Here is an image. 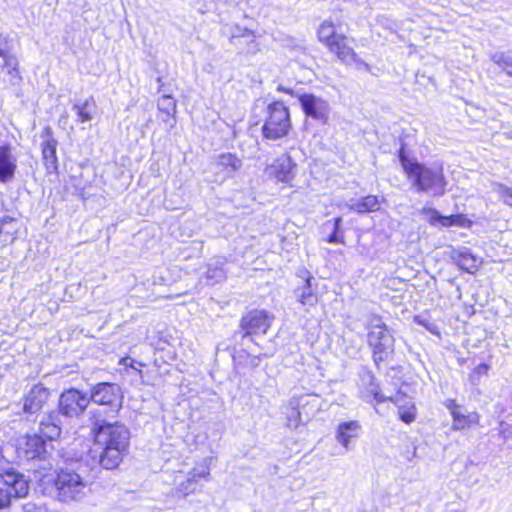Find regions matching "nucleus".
<instances>
[{"label": "nucleus", "instance_id": "obj_33", "mask_svg": "<svg viewBox=\"0 0 512 512\" xmlns=\"http://www.w3.org/2000/svg\"><path fill=\"white\" fill-rule=\"evenodd\" d=\"M342 218L335 217L333 219V231L325 239L326 242L331 244H345L344 231L341 229Z\"/></svg>", "mask_w": 512, "mask_h": 512}, {"label": "nucleus", "instance_id": "obj_22", "mask_svg": "<svg viewBox=\"0 0 512 512\" xmlns=\"http://www.w3.org/2000/svg\"><path fill=\"white\" fill-rule=\"evenodd\" d=\"M384 198H380L377 195L368 194L360 197L354 204L349 208L357 214H369L375 213L381 210Z\"/></svg>", "mask_w": 512, "mask_h": 512}, {"label": "nucleus", "instance_id": "obj_42", "mask_svg": "<svg viewBox=\"0 0 512 512\" xmlns=\"http://www.w3.org/2000/svg\"><path fill=\"white\" fill-rule=\"evenodd\" d=\"M247 34H249V35L254 37V33L252 31L247 32Z\"/></svg>", "mask_w": 512, "mask_h": 512}, {"label": "nucleus", "instance_id": "obj_19", "mask_svg": "<svg viewBox=\"0 0 512 512\" xmlns=\"http://www.w3.org/2000/svg\"><path fill=\"white\" fill-rule=\"evenodd\" d=\"M17 170V158L9 143L0 144V182L11 181Z\"/></svg>", "mask_w": 512, "mask_h": 512}, {"label": "nucleus", "instance_id": "obj_15", "mask_svg": "<svg viewBox=\"0 0 512 512\" xmlns=\"http://www.w3.org/2000/svg\"><path fill=\"white\" fill-rule=\"evenodd\" d=\"M91 398L96 404L109 406L115 414L121 408L122 395L114 383H98L91 391Z\"/></svg>", "mask_w": 512, "mask_h": 512}, {"label": "nucleus", "instance_id": "obj_9", "mask_svg": "<svg viewBox=\"0 0 512 512\" xmlns=\"http://www.w3.org/2000/svg\"><path fill=\"white\" fill-rule=\"evenodd\" d=\"M90 398L85 391L77 388L64 389L58 399L57 411L60 415L67 418H77L84 414Z\"/></svg>", "mask_w": 512, "mask_h": 512}, {"label": "nucleus", "instance_id": "obj_39", "mask_svg": "<svg viewBox=\"0 0 512 512\" xmlns=\"http://www.w3.org/2000/svg\"><path fill=\"white\" fill-rule=\"evenodd\" d=\"M501 196L506 205L512 207V188L503 187L501 189Z\"/></svg>", "mask_w": 512, "mask_h": 512}, {"label": "nucleus", "instance_id": "obj_10", "mask_svg": "<svg viewBox=\"0 0 512 512\" xmlns=\"http://www.w3.org/2000/svg\"><path fill=\"white\" fill-rule=\"evenodd\" d=\"M29 483L20 474L7 473L0 478V510L11 507L14 499H21L28 495Z\"/></svg>", "mask_w": 512, "mask_h": 512}, {"label": "nucleus", "instance_id": "obj_37", "mask_svg": "<svg viewBox=\"0 0 512 512\" xmlns=\"http://www.w3.org/2000/svg\"><path fill=\"white\" fill-rule=\"evenodd\" d=\"M498 433L503 439H507L512 436V426L504 421L499 423Z\"/></svg>", "mask_w": 512, "mask_h": 512}, {"label": "nucleus", "instance_id": "obj_13", "mask_svg": "<svg viewBox=\"0 0 512 512\" xmlns=\"http://www.w3.org/2000/svg\"><path fill=\"white\" fill-rule=\"evenodd\" d=\"M444 405L452 418V430L464 431L480 426L481 416L477 411L464 412L455 399H447Z\"/></svg>", "mask_w": 512, "mask_h": 512}, {"label": "nucleus", "instance_id": "obj_17", "mask_svg": "<svg viewBox=\"0 0 512 512\" xmlns=\"http://www.w3.org/2000/svg\"><path fill=\"white\" fill-rule=\"evenodd\" d=\"M303 113L312 119L326 122L328 119L329 105L326 100L307 93L298 97Z\"/></svg>", "mask_w": 512, "mask_h": 512}, {"label": "nucleus", "instance_id": "obj_8", "mask_svg": "<svg viewBox=\"0 0 512 512\" xmlns=\"http://www.w3.org/2000/svg\"><path fill=\"white\" fill-rule=\"evenodd\" d=\"M53 449L37 433H26L16 442V453L26 461H44Z\"/></svg>", "mask_w": 512, "mask_h": 512}, {"label": "nucleus", "instance_id": "obj_31", "mask_svg": "<svg viewBox=\"0 0 512 512\" xmlns=\"http://www.w3.org/2000/svg\"><path fill=\"white\" fill-rule=\"evenodd\" d=\"M210 459H204L197 463L188 473V476L193 478L199 485L201 480H209L210 478Z\"/></svg>", "mask_w": 512, "mask_h": 512}, {"label": "nucleus", "instance_id": "obj_25", "mask_svg": "<svg viewBox=\"0 0 512 512\" xmlns=\"http://www.w3.org/2000/svg\"><path fill=\"white\" fill-rule=\"evenodd\" d=\"M360 394L362 399L369 403L380 404L389 400V397L383 394L379 383L373 377H370L369 382L363 386Z\"/></svg>", "mask_w": 512, "mask_h": 512}, {"label": "nucleus", "instance_id": "obj_2", "mask_svg": "<svg viewBox=\"0 0 512 512\" xmlns=\"http://www.w3.org/2000/svg\"><path fill=\"white\" fill-rule=\"evenodd\" d=\"M43 494L55 498L61 503L82 500L88 491V481L80 469L71 463L58 468L49 467L37 478Z\"/></svg>", "mask_w": 512, "mask_h": 512}, {"label": "nucleus", "instance_id": "obj_26", "mask_svg": "<svg viewBox=\"0 0 512 512\" xmlns=\"http://www.w3.org/2000/svg\"><path fill=\"white\" fill-rule=\"evenodd\" d=\"M158 118L163 122L174 120L176 114V100L170 95H163L158 100Z\"/></svg>", "mask_w": 512, "mask_h": 512}, {"label": "nucleus", "instance_id": "obj_7", "mask_svg": "<svg viewBox=\"0 0 512 512\" xmlns=\"http://www.w3.org/2000/svg\"><path fill=\"white\" fill-rule=\"evenodd\" d=\"M53 392L52 389L38 382L33 384L30 389L22 396V412L26 416H38L51 405Z\"/></svg>", "mask_w": 512, "mask_h": 512}, {"label": "nucleus", "instance_id": "obj_3", "mask_svg": "<svg viewBox=\"0 0 512 512\" xmlns=\"http://www.w3.org/2000/svg\"><path fill=\"white\" fill-rule=\"evenodd\" d=\"M401 168L417 192H431L434 196H442L447 191L448 181L442 165L427 166L410 157L405 144L397 151Z\"/></svg>", "mask_w": 512, "mask_h": 512}, {"label": "nucleus", "instance_id": "obj_14", "mask_svg": "<svg viewBox=\"0 0 512 512\" xmlns=\"http://www.w3.org/2000/svg\"><path fill=\"white\" fill-rule=\"evenodd\" d=\"M266 170L269 177L276 182L291 186L296 176L297 164L288 153H285L275 158L274 161L266 167Z\"/></svg>", "mask_w": 512, "mask_h": 512}, {"label": "nucleus", "instance_id": "obj_24", "mask_svg": "<svg viewBox=\"0 0 512 512\" xmlns=\"http://www.w3.org/2000/svg\"><path fill=\"white\" fill-rule=\"evenodd\" d=\"M361 425L356 420L340 423L336 430L337 441L345 448L349 447L350 441L356 438Z\"/></svg>", "mask_w": 512, "mask_h": 512}, {"label": "nucleus", "instance_id": "obj_41", "mask_svg": "<svg viewBox=\"0 0 512 512\" xmlns=\"http://www.w3.org/2000/svg\"><path fill=\"white\" fill-rule=\"evenodd\" d=\"M277 91L282 92V93H285V94H288V95H290V96H294V94H295V92H294V90H293V89H291V88H287V87H284V86H281V85H279V86L277 87Z\"/></svg>", "mask_w": 512, "mask_h": 512}, {"label": "nucleus", "instance_id": "obj_21", "mask_svg": "<svg viewBox=\"0 0 512 512\" xmlns=\"http://www.w3.org/2000/svg\"><path fill=\"white\" fill-rule=\"evenodd\" d=\"M288 407L292 410L293 421L298 424L301 421L302 413L308 415L313 414L317 409V403L315 399H311L310 395H301L294 397Z\"/></svg>", "mask_w": 512, "mask_h": 512}, {"label": "nucleus", "instance_id": "obj_38", "mask_svg": "<svg viewBox=\"0 0 512 512\" xmlns=\"http://www.w3.org/2000/svg\"><path fill=\"white\" fill-rule=\"evenodd\" d=\"M414 322L420 326H423L428 331L435 333L436 327L430 323H428L425 319H423L421 316L417 315L414 317Z\"/></svg>", "mask_w": 512, "mask_h": 512}, {"label": "nucleus", "instance_id": "obj_18", "mask_svg": "<svg viewBox=\"0 0 512 512\" xmlns=\"http://www.w3.org/2000/svg\"><path fill=\"white\" fill-rule=\"evenodd\" d=\"M389 402L397 408L399 420L409 425L417 418V407L411 396L398 390L393 396L389 397Z\"/></svg>", "mask_w": 512, "mask_h": 512}, {"label": "nucleus", "instance_id": "obj_6", "mask_svg": "<svg viewBox=\"0 0 512 512\" xmlns=\"http://www.w3.org/2000/svg\"><path fill=\"white\" fill-rule=\"evenodd\" d=\"M293 131V122L289 107L283 100H273L265 111V119L261 127L262 137L276 141L288 138Z\"/></svg>", "mask_w": 512, "mask_h": 512}, {"label": "nucleus", "instance_id": "obj_34", "mask_svg": "<svg viewBox=\"0 0 512 512\" xmlns=\"http://www.w3.org/2000/svg\"><path fill=\"white\" fill-rule=\"evenodd\" d=\"M200 485H198L193 478L190 476L187 477L184 481H182L176 488V493L179 496L187 497L191 494H194L199 490Z\"/></svg>", "mask_w": 512, "mask_h": 512}, {"label": "nucleus", "instance_id": "obj_28", "mask_svg": "<svg viewBox=\"0 0 512 512\" xmlns=\"http://www.w3.org/2000/svg\"><path fill=\"white\" fill-rule=\"evenodd\" d=\"M241 160L234 153H222L218 156L216 165L221 172L232 173L240 169Z\"/></svg>", "mask_w": 512, "mask_h": 512}, {"label": "nucleus", "instance_id": "obj_5", "mask_svg": "<svg viewBox=\"0 0 512 512\" xmlns=\"http://www.w3.org/2000/svg\"><path fill=\"white\" fill-rule=\"evenodd\" d=\"M367 344L377 368L386 363L394 354L395 338L379 315H373L368 324Z\"/></svg>", "mask_w": 512, "mask_h": 512}, {"label": "nucleus", "instance_id": "obj_35", "mask_svg": "<svg viewBox=\"0 0 512 512\" xmlns=\"http://www.w3.org/2000/svg\"><path fill=\"white\" fill-rule=\"evenodd\" d=\"M490 368L491 365L489 362H483L475 366L468 375L470 383L477 384L481 377L488 375Z\"/></svg>", "mask_w": 512, "mask_h": 512}, {"label": "nucleus", "instance_id": "obj_40", "mask_svg": "<svg viewBox=\"0 0 512 512\" xmlns=\"http://www.w3.org/2000/svg\"><path fill=\"white\" fill-rule=\"evenodd\" d=\"M119 364L124 367L134 368L135 360L129 356H124L119 360Z\"/></svg>", "mask_w": 512, "mask_h": 512}, {"label": "nucleus", "instance_id": "obj_12", "mask_svg": "<svg viewBox=\"0 0 512 512\" xmlns=\"http://www.w3.org/2000/svg\"><path fill=\"white\" fill-rule=\"evenodd\" d=\"M40 152L46 175H59V160L57 155L58 141L51 126H44L41 131Z\"/></svg>", "mask_w": 512, "mask_h": 512}, {"label": "nucleus", "instance_id": "obj_29", "mask_svg": "<svg viewBox=\"0 0 512 512\" xmlns=\"http://www.w3.org/2000/svg\"><path fill=\"white\" fill-rule=\"evenodd\" d=\"M312 279L311 275L306 277L305 285L298 296V302L303 306L314 307L318 304L319 296L312 290Z\"/></svg>", "mask_w": 512, "mask_h": 512}, {"label": "nucleus", "instance_id": "obj_32", "mask_svg": "<svg viewBox=\"0 0 512 512\" xmlns=\"http://www.w3.org/2000/svg\"><path fill=\"white\" fill-rule=\"evenodd\" d=\"M8 50L0 49V57L3 58V64L1 65L3 68H7V73L11 75L13 78L20 79L18 62L16 58L9 53Z\"/></svg>", "mask_w": 512, "mask_h": 512}, {"label": "nucleus", "instance_id": "obj_11", "mask_svg": "<svg viewBox=\"0 0 512 512\" xmlns=\"http://www.w3.org/2000/svg\"><path fill=\"white\" fill-rule=\"evenodd\" d=\"M273 319L274 316L265 309L248 310L239 321L242 338L266 334L271 328Z\"/></svg>", "mask_w": 512, "mask_h": 512}, {"label": "nucleus", "instance_id": "obj_20", "mask_svg": "<svg viewBox=\"0 0 512 512\" xmlns=\"http://www.w3.org/2000/svg\"><path fill=\"white\" fill-rule=\"evenodd\" d=\"M453 263L463 272L476 274L482 264V259L469 250H457L451 254Z\"/></svg>", "mask_w": 512, "mask_h": 512}, {"label": "nucleus", "instance_id": "obj_16", "mask_svg": "<svg viewBox=\"0 0 512 512\" xmlns=\"http://www.w3.org/2000/svg\"><path fill=\"white\" fill-rule=\"evenodd\" d=\"M422 213L429 216L428 223L430 225L440 228L456 226L459 228L470 229L474 224L473 221L463 213L442 215L434 208H423Z\"/></svg>", "mask_w": 512, "mask_h": 512}, {"label": "nucleus", "instance_id": "obj_27", "mask_svg": "<svg viewBox=\"0 0 512 512\" xmlns=\"http://www.w3.org/2000/svg\"><path fill=\"white\" fill-rule=\"evenodd\" d=\"M96 102L92 96L88 97L84 102L75 104L73 109L77 115L79 123H85L93 118Z\"/></svg>", "mask_w": 512, "mask_h": 512}, {"label": "nucleus", "instance_id": "obj_1", "mask_svg": "<svg viewBox=\"0 0 512 512\" xmlns=\"http://www.w3.org/2000/svg\"><path fill=\"white\" fill-rule=\"evenodd\" d=\"M103 410H96L95 419L90 429V437L94 445L100 448L98 464L106 470L117 469L130 451V431L122 423L106 422Z\"/></svg>", "mask_w": 512, "mask_h": 512}, {"label": "nucleus", "instance_id": "obj_23", "mask_svg": "<svg viewBox=\"0 0 512 512\" xmlns=\"http://www.w3.org/2000/svg\"><path fill=\"white\" fill-rule=\"evenodd\" d=\"M41 435V438L49 445L50 448L54 449L52 443L57 441L61 437L62 429L49 415L39 423V430L36 432Z\"/></svg>", "mask_w": 512, "mask_h": 512}, {"label": "nucleus", "instance_id": "obj_30", "mask_svg": "<svg viewBox=\"0 0 512 512\" xmlns=\"http://www.w3.org/2000/svg\"><path fill=\"white\" fill-rule=\"evenodd\" d=\"M17 227L15 219L3 217L0 219V241L12 242L16 238Z\"/></svg>", "mask_w": 512, "mask_h": 512}, {"label": "nucleus", "instance_id": "obj_4", "mask_svg": "<svg viewBox=\"0 0 512 512\" xmlns=\"http://www.w3.org/2000/svg\"><path fill=\"white\" fill-rule=\"evenodd\" d=\"M318 42L340 63L346 66H355L357 69L369 71L370 66L362 60L350 44V38L338 31L336 24L330 20H323L317 30Z\"/></svg>", "mask_w": 512, "mask_h": 512}, {"label": "nucleus", "instance_id": "obj_36", "mask_svg": "<svg viewBox=\"0 0 512 512\" xmlns=\"http://www.w3.org/2000/svg\"><path fill=\"white\" fill-rule=\"evenodd\" d=\"M496 63L506 72L509 76H512V56H500Z\"/></svg>", "mask_w": 512, "mask_h": 512}]
</instances>
